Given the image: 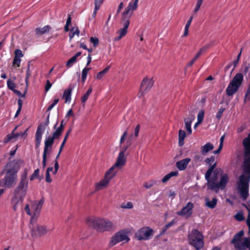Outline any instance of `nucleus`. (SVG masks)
Masks as SVG:
<instances>
[{"label": "nucleus", "instance_id": "nucleus-1", "mask_svg": "<svg viewBox=\"0 0 250 250\" xmlns=\"http://www.w3.org/2000/svg\"><path fill=\"white\" fill-rule=\"evenodd\" d=\"M244 147V161L243 167L244 174L237 181V189L241 197L245 200L249 195V183L250 180V132L242 142Z\"/></svg>", "mask_w": 250, "mask_h": 250}, {"label": "nucleus", "instance_id": "nucleus-2", "mask_svg": "<svg viewBox=\"0 0 250 250\" xmlns=\"http://www.w3.org/2000/svg\"><path fill=\"white\" fill-rule=\"evenodd\" d=\"M205 162L207 165L209 166V168L205 174V178L208 182V188L214 190L216 192H217L219 189H224L229 180L228 174H222L220 181L218 182L216 170L214 171L213 176L210 177L211 173L216 167V162H215L214 157L212 156L207 158L205 159Z\"/></svg>", "mask_w": 250, "mask_h": 250}, {"label": "nucleus", "instance_id": "nucleus-3", "mask_svg": "<svg viewBox=\"0 0 250 250\" xmlns=\"http://www.w3.org/2000/svg\"><path fill=\"white\" fill-rule=\"evenodd\" d=\"M27 187L28 181L26 176H24L22 177L18 187L15 189L11 200L13 208L15 211L21 206L23 198L26 194Z\"/></svg>", "mask_w": 250, "mask_h": 250}, {"label": "nucleus", "instance_id": "nucleus-4", "mask_svg": "<svg viewBox=\"0 0 250 250\" xmlns=\"http://www.w3.org/2000/svg\"><path fill=\"white\" fill-rule=\"evenodd\" d=\"M88 222L89 225L99 232L112 231L116 229V224L107 219H90Z\"/></svg>", "mask_w": 250, "mask_h": 250}, {"label": "nucleus", "instance_id": "nucleus-5", "mask_svg": "<svg viewBox=\"0 0 250 250\" xmlns=\"http://www.w3.org/2000/svg\"><path fill=\"white\" fill-rule=\"evenodd\" d=\"M244 232L241 230L234 235L231 241L236 250H250V237L242 238Z\"/></svg>", "mask_w": 250, "mask_h": 250}, {"label": "nucleus", "instance_id": "nucleus-6", "mask_svg": "<svg viewBox=\"0 0 250 250\" xmlns=\"http://www.w3.org/2000/svg\"><path fill=\"white\" fill-rule=\"evenodd\" d=\"M119 169L112 166L105 173L104 178L95 184L96 190H101L106 188L110 181L115 176Z\"/></svg>", "mask_w": 250, "mask_h": 250}, {"label": "nucleus", "instance_id": "nucleus-7", "mask_svg": "<svg viewBox=\"0 0 250 250\" xmlns=\"http://www.w3.org/2000/svg\"><path fill=\"white\" fill-rule=\"evenodd\" d=\"M243 81V75L241 73H237L230 82L226 92L228 96H231L238 90Z\"/></svg>", "mask_w": 250, "mask_h": 250}, {"label": "nucleus", "instance_id": "nucleus-8", "mask_svg": "<svg viewBox=\"0 0 250 250\" xmlns=\"http://www.w3.org/2000/svg\"><path fill=\"white\" fill-rule=\"evenodd\" d=\"M59 137L60 136L54 132L52 136H48L46 138L42 155V164L43 168H44L46 166L47 156V155H49L51 153L52 146L54 143V140L58 139Z\"/></svg>", "mask_w": 250, "mask_h": 250}, {"label": "nucleus", "instance_id": "nucleus-9", "mask_svg": "<svg viewBox=\"0 0 250 250\" xmlns=\"http://www.w3.org/2000/svg\"><path fill=\"white\" fill-rule=\"evenodd\" d=\"M203 238L202 235L198 230L193 229L189 234L188 240L190 245L193 246L196 250H199L203 247Z\"/></svg>", "mask_w": 250, "mask_h": 250}, {"label": "nucleus", "instance_id": "nucleus-10", "mask_svg": "<svg viewBox=\"0 0 250 250\" xmlns=\"http://www.w3.org/2000/svg\"><path fill=\"white\" fill-rule=\"evenodd\" d=\"M132 15L123 12L122 14L121 21L123 23V27L117 31L118 36L114 38L115 41H120L122 38L125 37L127 32V28L129 26L130 21L129 19Z\"/></svg>", "mask_w": 250, "mask_h": 250}, {"label": "nucleus", "instance_id": "nucleus-11", "mask_svg": "<svg viewBox=\"0 0 250 250\" xmlns=\"http://www.w3.org/2000/svg\"><path fill=\"white\" fill-rule=\"evenodd\" d=\"M130 145V144H129L128 145L124 146L122 148L121 150L118 154L115 163L112 166L116 168L117 169L120 170L125 166L127 155L126 151Z\"/></svg>", "mask_w": 250, "mask_h": 250}, {"label": "nucleus", "instance_id": "nucleus-12", "mask_svg": "<svg viewBox=\"0 0 250 250\" xmlns=\"http://www.w3.org/2000/svg\"><path fill=\"white\" fill-rule=\"evenodd\" d=\"M154 231L148 227H143L139 229L135 234V238L138 240H147L153 235Z\"/></svg>", "mask_w": 250, "mask_h": 250}, {"label": "nucleus", "instance_id": "nucleus-13", "mask_svg": "<svg viewBox=\"0 0 250 250\" xmlns=\"http://www.w3.org/2000/svg\"><path fill=\"white\" fill-rule=\"evenodd\" d=\"M33 221L34 220L32 218L31 220V224L30 225V228L31 229V234L32 236H36L38 235L41 236L43 235L52 230L51 229H49L44 226L38 225H36L35 226L32 224Z\"/></svg>", "mask_w": 250, "mask_h": 250}, {"label": "nucleus", "instance_id": "nucleus-14", "mask_svg": "<svg viewBox=\"0 0 250 250\" xmlns=\"http://www.w3.org/2000/svg\"><path fill=\"white\" fill-rule=\"evenodd\" d=\"M153 84L154 81L152 78H148L147 77L144 78L141 83L139 96L140 97L143 96L150 90Z\"/></svg>", "mask_w": 250, "mask_h": 250}, {"label": "nucleus", "instance_id": "nucleus-15", "mask_svg": "<svg viewBox=\"0 0 250 250\" xmlns=\"http://www.w3.org/2000/svg\"><path fill=\"white\" fill-rule=\"evenodd\" d=\"M16 173L17 171L13 169L7 171L5 177L3 180V184L4 187L10 188L15 185L17 178Z\"/></svg>", "mask_w": 250, "mask_h": 250}, {"label": "nucleus", "instance_id": "nucleus-16", "mask_svg": "<svg viewBox=\"0 0 250 250\" xmlns=\"http://www.w3.org/2000/svg\"><path fill=\"white\" fill-rule=\"evenodd\" d=\"M125 240L126 242L129 240L126 234L123 231H119L112 236L109 241V245L110 247H113L117 243Z\"/></svg>", "mask_w": 250, "mask_h": 250}, {"label": "nucleus", "instance_id": "nucleus-17", "mask_svg": "<svg viewBox=\"0 0 250 250\" xmlns=\"http://www.w3.org/2000/svg\"><path fill=\"white\" fill-rule=\"evenodd\" d=\"M49 115L47 116L46 121L44 122L43 124L40 125L37 128L36 133V147H38L41 143L42 134L44 130L45 127L49 124Z\"/></svg>", "mask_w": 250, "mask_h": 250}, {"label": "nucleus", "instance_id": "nucleus-18", "mask_svg": "<svg viewBox=\"0 0 250 250\" xmlns=\"http://www.w3.org/2000/svg\"><path fill=\"white\" fill-rule=\"evenodd\" d=\"M193 208V204L191 202H189L180 211L177 212V214L179 216H183L186 218H188L192 215Z\"/></svg>", "mask_w": 250, "mask_h": 250}, {"label": "nucleus", "instance_id": "nucleus-19", "mask_svg": "<svg viewBox=\"0 0 250 250\" xmlns=\"http://www.w3.org/2000/svg\"><path fill=\"white\" fill-rule=\"evenodd\" d=\"M28 129H26L23 132L21 133H11L7 135L3 140L4 143H7L9 141L12 140L13 139H17L19 137H23L27 135L26 131Z\"/></svg>", "mask_w": 250, "mask_h": 250}, {"label": "nucleus", "instance_id": "nucleus-20", "mask_svg": "<svg viewBox=\"0 0 250 250\" xmlns=\"http://www.w3.org/2000/svg\"><path fill=\"white\" fill-rule=\"evenodd\" d=\"M191 159L189 158H185L180 161H177L176 163V166L179 170H184L186 169Z\"/></svg>", "mask_w": 250, "mask_h": 250}, {"label": "nucleus", "instance_id": "nucleus-21", "mask_svg": "<svg viewBox=\"0 0 250 250\" xmlns=\"http://www.w3.org/2000/svg\"><path fill=\"white\" fill-rule=\"evenodd\" d=\"M14 54L15 56L13 62V65L19 67L21 62V58L23 56V54L21 50L19 49L15 50Z\"/></svg>", "mask_w": 250, "mask_h": 250}, {"label": "nucleus", "instance_id": "nucleus-22", "mask_svg": "<svg viewBox=\"0 0 250 250\" xmlns=\"http://www.w3.org/2000/svg\"><path fill=\"white\" fill-rule=\"evenodd\" d=\"M44 203V199H42L40 201H35L33 203L32 208L34 210V215L36 216L39 214L43 204Z\"/></svg>", "mask_w": 250, "mask_h": 250}, {"label": "nucleus", "instance_id": "nucleus-23", "mask_svg": "<svg viewBox=\"0 0 250 250\" xmlns=\"http://www.w3.org/2000/svg\"><path fill=\"white\" fill-rule=\"evenodd\" d=\"M139 0H135L133 2H130L125 8L124 12L132 15L133 11L137 9Z\"/></svg>", "mask_w": 250, "mask_h": 250}, {"label": "nucleus", "instance_id": "nucleus-24", "mask_svg": "<svg viewBox=\"0 0 250 250\" xmlns=\"http://www.w3.org/2000/svg\"><path fill=\"white\" fill-rule=\"evenodd\" d=\"M74 87V85H69L67 89H65L62 95V98L65 99V103L70 102L71 101V92Z\"/></svg>", "mask_w": 250, "mask_h": 250}, {"label": "nucleus", "instance_id": "nucleus-25", "mask_svg": "<svg viewBox=\"0 0 250 250\" xmlns=\"http://www.w3.org/2000/svg\"><path fill=\"white\" fill-rule=\"evenodd\" d=\"M213 148V145L210 143H208L201 147V153L202 155H205Z\"/></svg>", "mask_w": 250, "mask_h": 250}, {"label": "nucleus", "instance_id": "nucleus-26", "mask_svg": "<svg viewBox=\"0 0 250 250\" xmlns=\"http://www.w3.org/2000/svg\"><path fill=\"white\" fill-rule=\"evenodd\" d=\"M217 200L216 198H213L210 201L208 198H205V205L210 208H214L217 204Z\"/></svg>", "mask_w": 250, "mask_h": 250}, {"label": "nucleus", "instance_id": "nucleus-27", "mask_svg": "<svg viewBox=\"0 0 250 250\" xmlns=\"http://www.w3.org/2000/svg\"><path fill=\"white\" fill-rule=\"evenodd\" d=\"M50 27L48 25H46L42 28H37L36 29V33L38 35H42L49 31Z\"/></svg>", "mask_w": 250, "mask_h": 250}, {"label": "nucleus", "instance_id": "nucleus-28", "mask_svg": "<svg viewBox=\"0 0 250 250\" xmlns=\"http://www.w3.org/2000/svg\"><path fill=\"white\" fill-rule=\"evenodd\" d=\"M186 136V132L184 130H179L178 138H179V145L180 146H182L184 145V141Z\"/></svg>", "mask_w": 250, "mask_h": 250}, {"label": "nucleus", "instance_id": "nucleus-29", "mask_svg": "<svg viewBox=\"0 0 250 250\" xmlns=\"http://www.w3.org/2000/svg\"><path fill=\"white\" fill-rule=\"evenodd\" d=\"M109 68H110V66H107L103 70L99 72L97 74V75L95 76V78L98 80H102V78L104 77V76L107 73Z\"/></svg>", "mask_w": 250, "mask_h": 250}, {"label": "nucleus", "instance_id": "nucleus-30", "mask_svg": "<svg viewBox=\"0 0 250 250\" xmlns=\"http://www.w3.org/2000/svg\"><path fill=\"white\" fill-rule=\"evenodd\" d=\"M178 171H172V172H170L169 173L166 175L162 179V182L163 183H166L167 182V181H168L171 177H173V176H176L177 175H178Z\"/></svg>", "mask_w": 250, "mask_h": 250}, {"label": "nucleus", "instance_id": "nucleus-31", "mask_svg": "<svg viewBox=\"0 0 250 250\" xmlns=\"http://www.w3.org/2000/svg\"><path fill=\"white\" fill-rule=\"evenodd\" d=\"M80 34V31L78 27H73L70 30L69 36L70 39L73 38L75 35L79 36Z\"/></svg>", "mask_w": 250, "mask_h": 250}, {"label": "nucleus", "instance_id": "nucleus-32", "mask_svg": "<svg viewBox=\"0 0 250 250\" xmlns=\"http://www.w3.org/2000/svg\"><path fill=\"white\" fill-rule=\"evenodd\" d=\"M92 91V88L91 87H90L87 92L84 94V95L81 98L82 103L84 104L87 101L88 98L89 96L91 93Z\"/></svg>", "mask_w": 250, "mask_h": 250}, {"label": "nucleus", "instance_id": "nucleus-33", "mask_svg": "<svg viewBox=\"0 0 250 250\" xmlns=\"http://www.w3.org/2000/svg\"><path fill=\"white\" fill-rule=\"evenodd\" d=\"M90 70V68L88 67H84L82 72V81L83 83H84L85 79L86 78L87 74L88 71Z\"/></svg>", "mask_w": 250, "mask_h": 250}, {"label": "nucleus", "instance_id": "nucleus-34", "mask_svg": "<svg viewBox=\"0 0 250 250\" xmlns=\"http://www.w3.org/2000/svg\"><path fill=\"white\" fill-rule=\"evenodd\" d=\"M53 167H48L47 168L46 172V175H45V181L47 183H51L52 182V179L50 178V172L53 171Z\"/></svg>", "mask_w": 250, "mask_h": 250}, {"label": "nucleus", "instance_id": "nucleus-35", "mask_svg": "<svg viewBox=\"0 0 250 250\" xmlns=\"http://www.w3.org/2000/svg\"><path fill=\"white\" fill-rule=\"evenodd\" d=\"M64 126L63 124V120H62L61 121L60 126L56 129V131L54 132L60 136L64 129Z\"/></svg>", "mask_w": 250, "mask_h": 250}, {"label": "nucleus", "instance_id": "nucleus-36", "mask_svg": "<svg viewBox=\"0 0 250 250\" xmlns=\"http://www.w3.org/2000/svg\"><path fill=\"white\" fill-rule=\"evenodd\" d=\"M156 184V182L155 180H151L147 182H145L143 184V187L146 189H148L153 187V185Z\"/></svg>", "mask_w": 250, "mask_h": 250}, {"label": "nucleus", "instance_id": "nucleus-37", "mask_svg": "<svg viewBox=\"0 0 250 250\" xmlns=\"http://www.w3.org/2000/svg\"><path fill=\"white\" fill-rule=\"evenodd\" d=\"M7 84L8 88L12 90L13 91L15 89L16 87V83L11 80L9 79L7 81Z\"/></svg>", "mask_w": 250, "mask_h": 250}, {"label": "nucleus", "instance_id": "nucleus-38", "mask_svg": "<svg viewBox=\"0 0 250 250\" xmlns=\"http://www.w3.org/2000/svg\"><path fill=\"white\" fill-rule=\"evenodd\" d=\"M133 205L131 202H128L127 203H124L121 204V208H127L131 209L133 208Z\"/></svg>", "mask_w": 250, "mask_h": 250}, {"label": "nucleus", "instance_id": "nucleus-39", "mask_svg": "<svg viewBox=\"0 0 250 250\" xmlns=\"http://www.w3.org/2000/svg\"><path fill=\"white\" fill-rule=\"evenodd\" d=\"M193 161L195 163H199L203 160V157L200 154H196L193 158Z\"/></svg>", "mask_w": 250, "mask_h": 250}, {"label": "nucleus", "instance_id": "nucleus-40", "mask_svg": "<svg viewBox=\"0 0 250 250\" xmlns=\"http://www.w3.org/2000/svg\"><path fill=\"white\" fill-rule=\"evenodd\" d=\"M205 114V111L204 110H201L199 111L197 115V120L200 122H202L204 119Z\"/></svg>", "mask_w": 250, "mask_h": 250}, {"label": "nucleus", "instance_id": "nucleus-41", "mask_svg": "<svg viewBox=\"0 0 250 250\" xmlns=\"http://www.w3.org/2000/svg\"><path fill=\"white\" fill-rule=\"evenodd\" d=\"M30 75H31V72L30 71V65L28 63V67H27V70L26 71V78H25V83H26V87H27V86H28V79L30 77Z\"/></svg>", "mask_w": 250, "mask_h": 250}, {"label": "nucleus", "instance_id": "nucleus-42", "mask_svg": "<svg viewBox=\"0 0 250 250\" xmlns=\"http://www.w3.org/2000/svg\"><path fill=\"white\" fill-rule=\"evenodd\" d=\"M204 0H197L196 6L194 9V12L196 13L199 10Z\"/></svg>", "mask_w": 250, "mask_h": 250}, {"label": "nucleus", "instance_id": "nucleus-43", "mask_svg": "<svg viewBox=\"0 0 250 250\" xmlns=\"http://www.w3.org/2000/svg\"><path fill=\"white\" fill-rule=\"evenodd\" d=\"M76 59H75V57H74L73 56L71 58L66 62V65L67 67H71L73 64L76 62Z\"/></svg>", "mask_w": 250, "mask_h": 250}, {"label": "nucleus", "instance_id": "nucleus-44", "mask_svg": "<svg viewBox=\"0 0 250 250\" xmlns=\"http://www.w3.org/2000/svg\"><path fill=\"white\" fill-rule=\"evenodd\" d=\"M185 127L188 131V133L189 134H191L192 130L191 128V123L188 122H185Z\"/></svg>", "mask_w": 250, "mask_h": 250}, {"label": "nucleus", "instance_id": "nucleus-45", "mask_svg": "<svg viewBox=\"0 0 250 250\" xmlns=\"http://www.w3.org/2000/svg\"><path fill=\"white\" fill-rule=\"evenodd\" d=\"M234 218L236 220L239 221H242L244 219V217L242 212H238L235 215Z\"/></svg>", "mask_w": 250, "mask_h": 250}, {"label": "nucleus", "instance_id": "nucleus-46", "mask_svg": "<svg viewBox=\"0 0 250 250\" xmlns=\"http://www.w3.org/2000/svg\"><path fill=\"white\" fill-rule=\"evenodd\" d=\"M90 42L93 43L94 47H96L99 44V39L97 38L91 37L90 38Z\"/></svg>", "mask_w": 250, "mask_h": 250}, {"label": "nucleus", "instance_id": "nucleus-47", "mask_svg": "<svg viewBox=\"0 0 250 250\" xmlns=\"http://www.w3.org/2000/svg\"><path fill=\"white\" fill-rule=\"evenodd\" d=\"M210 44H207L200 48L199 50V52H200L201 54H202L203 53H205L210 47Z\"/></svg>", "mask_w": 250, "mask_h": 250}, {"label": "nucleus", "instance_id": "nucleus-48", "mask_svg": "<svg viewBox=\"0 0 250 250\" xmlns=\"http://www.w3.org/2000/svg\"><path fill=\"white\" fill-rule=\"evenodd\" d=\"M194 115L193 114L190 113L188 117H187L184 119V122H188L192 123V121L194 120Z\"/></svg>", "mask_w": 250, "mask_h": 250}, {"label": "nucleus", "instance_id": "nucleus-49", "mask_svg": "<svg viewBox=\"0 0 250 250\" xmlns=\"http://www.w3.org/2000/svg\"><path fill=\"white\" fill-rule=\"evenodd\" d=\"M39 171L40 170L39 168H37L34 171V173L30 178V180H33L35 178H37L38 177L39 174Z\"/></svg>", "mask_w": 250, "mask_h": 250}, {"label": "nucleus", "instance_id": "nucleus-50", "mask_svg": "<svg viewBox=\"0 0 250 250\" xmlns=\"http://www.w3.org/2000/svg\"><path fill=\"white\" fill-rule=\"evenodd\" d=\"M242 48L241 49L240 52L238 55L237 57V59H236V61H235L233 62V64L234 67H233L232 70H233L234 69L235 67L237 66V65L238 63V62H239V59H240V56H241V52H242Z\"/></svg>", "mask_w": 250, "mask_h": 250}, {"label": "nucleus", "instance_id": "nucleus-51", "mask_svg": "<svg viewBox=\"0 0 250 250\" xmlns=\"http://www.w3.org/2000/svg\"><path fill=\"white\" fill-rule=\"evenodd\" d=\"M225 110V108H223V107H221L219 109V110L216 115V118L218 119H220L221 118V117L222 116L223 113Z\"/></svg>", "mask_w": 250, "mask_h": 250}, {"label": "nucleus", "instance_id": "nucleus-52", "mask_svg": "<svg viewBox=\"0 0 250 250\" xmlns=\"http://www.w3.org/2000/svg\"><path fill=\"white\" fill-rule=\"evenodd\" d=\"M242 205L247 209L249 212L247 219V223H250V207H248L244 204H243Z\"/></svg>", "mask_w": 250, "mask_h": 250}, {"label": "nucleus", "instance_id": "nucleus-53", "mask_svg": "<svg viewBox=\"0 0 250 250\" xmlns=\"http://www.w3.org/2000/svg\"><path fill=\"white\" fill-rule=\"evenodd\" d=\"M13 92L17 94L18 96H19L20 97H24L25 96V94H26V90H25V92H24V93H21L20 91L18 90H16V89H15Z\"/></svg>", "mask_w": 250, "mask_h": 250}, {"label": "nucleus", "instance_id": "nucleus-54", "mask_svg": "<svg viewBox=\"0 0 250 250\" xmlns=\"http://www.w3.org/2000/svg\"><path fill=\"white\" fill-rule=\"evenodd\" d=\"M174 221H171L170 222L168 223L167 224L164 228L163 229V233H164L165 231L167 230V229L169 228L170 227V226H172L173 225H174Z\"/></svg>", "mask_w": 250, "mask_h": 250}, {"label": "nucleus", "instance_id": "nucleus-55", "mask_svg": "<svg viewBox=\"0 0 250 250\" xmlns=\"http://www.w3.org/2000/svg\"><path fill=\"white\" fill-rule=\"evenodd\" d=\"M127 135V131L125 130L124 133H123L122 136L121 138L120 141V144H122L125 141V138H126V136Z\"/></svg>", "mask_w": 250, "mask_h": 250}, {"label": "nucleus", "instance_id": "nucleus-56", "mask_svg": "<svg viewBox=\"0 0 250 250\" xmlns=\"http://www.w3.org/2000/svg\"><path fill=\"white\" fill-rule=\"evenodd\" d=\"M59 99H55L53 103L48 107L47 110H51L53 107L58 103Z\"/></svg>", "mask_w": 250, "mask_h": 250}, {"label": "nucleus", "instance_id": "nucleus-57", "mask_svg": "<svg viewBox=\"0 0 250 250\" xmlns=\"http://www.w3.org/2000/svg\"><path fill=\"white\" fill-rule=\"evenodd\" d=\"M51 86H52V83L50 82V81L49 80H47L46 81V85L45 86V92H47L49 90V89L50 88Z\"/></svg>", "mask_w": 250, "mask_h": 250}, {"label": "nucleus", "instance_id": "nucleus-58", "mask_svg": "<svg viewBox=\"0 0 250 250\" xmlns=\"http://www.w3.org/2000/svg\"><path fill=\"white\" fill-rule=\"evenodd\" d=\"M104 0H95V6L100 8Z\"/></svg>", "mask_w": 250, "mask_h": 250}, {"label": "nucleus", "instance_id": "nucleus-59", "mask_svg": "<svg viewBox=\"0 0 250 250\" xmlns=\"http://www.w3.org/2000/svg\"><path fill=\"white\" fill-rule=\"evenodd\" d=\"M140 125H138L135 128V130H134V136L135 137H137L138 136V135H139V130H140Z\"/></svg>", "mask_w": 250, "mask_h": 250}, {"label": "nucleus", "instance_id": "nucleus-60", "mask_svg": "<svg viewBox=\"0 0 250 250\" xmlns=\"http://www.w3.org/2000/svg\"><path fill=\"white\" fill-rule=\"evenodd\" d=\"M71 131H72V128H69L67 131L66 132L65 135V136H64V139H63V141L66 142L68 138V136L69 135V134H70V133L71 132Z\"/></svg>", "mask_w": 250, "mask_h": 250}, {"label": "nucleus", "instance_id": "nucleus-61", "mask_svg": "<svg viewBox=\"0 0 250 250\" xmlns=\"http://www.w3.org/2000/svg\"><path fill=\"white\" fill-rule=\"evenodd\" d=\"M192 19H193V16H191L190 17L188 21L185 25V27H188V28L189 27L191 22L192 21Z\"/></svg>", "mask_w": 250, "mask_h": 250}, {"label": "nucleus", "instance_id": "nucleus-62", "mask_svg": "<svg viewBox=\"0 0 250 250\" xmlns=\"http://www.w3.org/2000/svg\"><path fill=\"white\" fill-rule=\"evenodd\" d=\"M25 210L27 214H28L29 215H31V213L30 212V209H29V206L27 204L26 206L25 207Z\"/></svg>", "mask_w": 250, "mask_h": 250}, {"label": "nucleus", "instance_id": "nucleus-63", "mask_svg": "<svg viewBox=\"0 0 250 250\" xmlns=\"http://www.w3.org/2000/svg\"><path fill=\"white\" fill-rule=\"evenodd\" d=\"M123 6H124L123 2H121L119 5L117 11V15L120 13L121 10L123 8Z\"/></svg>", "mask_w": 250, "mask_h": 250}, {"label": "nucleus", "instance_id": "nucleus-64", "mask_svg": "<svg viewBox=\"0 0 250 250\" xmlns=\"http://www.w3.org/2000/svg\"><path fill=\"white\" fill-rule=\"evenodd\" d=\"M246 128V127L244 125H242L241 126H240L237 129V132H239V133H240L242 131H243Z\"/></svg>", "mask_w": 250, "mask_h": 250}]
</instances>
